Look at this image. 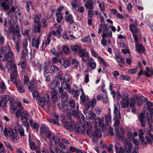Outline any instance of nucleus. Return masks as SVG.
<instances>
[{"mask_svg":"<svg viewBox=\"0 0 153 153\" xmlns=\"http://www.w3.org/2000/svg\"><path fill=\"white\" fill-rule=\"evenodd\" d=\"M129 99H127L125 102H122V107L123 108L128 107L129 105Z\"/></svg>","mask_w":153,"mask_h":153,"instance_id":"nucleus-50","label":"nucleus"},{"mask_svg":"<svg viewBox=\"0 0 153 153\" xmlns=\"http://www.w3.org/2000/svg\"><path fill=\"white\" fill-rule=\"evenodd\" d=\"M58 68L55 66H51V71L52 73H54L58 71Z\"/></svg>","mask_w":153,"mask_h":153,"instance_id":"nucleus-58","label":"nucleus"},{"mask_svg":"<svg viewBox=\"0 0 153 153\" xmlns=\"http://www.w3.org/2000/svg\"><path fill=\"white\" fill-rule=\"evenodd\" d=\"M65 20L69 24H71L74 23L73 17L71 14H70L68 16H65Z\"/></svg>","mask_w":153,"mask_h":153,"instance_id":"nucleus-25","label":"nucleus"},{"mask_svg":"<svg viewBox=\"0 0 153 153\" xmlns=\"http://www.w3.org/2000/svg\"><path fill=\"white\" fill-rule=\"evenodd\" d=\"M9 2L4 1L1 4V6L5 10H7L9 9V5L11 4L9 3Z\"/></svg>","mask_w":153,"mask_h":153,"instance_id":"nucleus-26","label":"nucleus"},{"mask_svg":"<svg viewBox=\"0 0 153 153\" xmlns=\"http://www.w3.org/2000/svg\"><path fill=\"white\" fill-rule=\"evenodd\" d=\"M122 142L125 145L124 149L122 147L118 146L117 145H115L116 153H124L126 152L128 153L132 147L131 143L128 140H123Z\"/></svg>","mask_w":153,"mask_h":153,"instance_id":"nucleus-1","label":"nucleus"},{"mask_svg":"<svg viewBox=\"0 0 153 153\" xmlns=\"http://www.w3.org/2000/svg\"><path fill=\"white\" fill-rule=\"evenodd\" d=\"M146 105L147 106L148 110L150 114L151 115H153V103L148 101L146 102Z\"/></svg>","mask_w":153,"mask_h":153,"instance_id":"nucleus-20","label":"nucleus"},{"mask_svg":"<svg viewBox=\"0 0 153 153\" xmlns=\"http://www.w3.org/2000/svg\"><path fill=\"white\" fill-rule=\"evenodd\" d=\"M41 27L40 24H38L37 25H35L33 29L34 32L35 33L37 32L40 33L41 30Z\"/></svg>","mask_w":153,"mask_h":153,"instance_id":"nucleus-43","label":"nucleus"},{"mask_svg":"<svg viewBox=\"0 0 153 153\" xmlns=\"http://www.w3.org/2000/svg\"><path fill=\"white\" fill-rule=\"evenodd\" d=\"M43 68L44 69L43 73L44 75H47L49 73V71L48 66L45 65Z\"/></svg>","mask_w":153,"mask_h":153,"instance_id":"nucleus-62","label":"nucleus"},{"mask_svg":"<svg viewBox=\"0 0 153 153\" xmlns=\"http://www.w3.org/2000/svg\"><path fill=\"white\" fill-rule=\"evenodd\" d=\"M14 55L12 51L8 52L4 55V57L2 59V61H7V63L10 62L12 57Z\"/></svg>","mask_w":153,"mask_h":153,"instance_id":"nucleus-11","label":"nucleus"},{"mask_svg":"<svg viewBox=\"0 0 153 153\" xmlns=\"http://www.w3.org/2000/svg\"><path fill=\"white\" fill-rule=\"evenodd\" d=\"M17 132L16 130L12 129L10 137H11L13 140L15 139L17 136Z\"/></svg>","mask_w":153,"mask_h":153,"instance_id":"nucleus-38","label":"nucleus"},{"mask_svg":"<svg viewBox=\"0 0 153 153\" xmlns=\"http://www.w3.org/2000/svg\"><path fill=\"white\" fill-rule=\"evenodd\" d=\"M31 9H33L32 3L30 1H27L26 3V9L28 12H29L30 10V7Z\"/></svg>","mask_w":153,"mask_h":153,"instance_id":"nucleus-48","label":"nucleus"},{"mask_svg":"<svg viewBox=\"0 0 153 153\" xmlns=\"http://www.w3.org/2000/svg\"><path fill=\"white\" fill-rule=\"evenodd\" d=\"M28 51L27 48H23L22 51V58H25L27 55Z\"/></svg>","mask_w":153,"mask_h":153,"instance_id":"nucleus-46","label":"nucleus"},{"mask_svg":"<svg viewBox=\"0 0 153 153\" xmlns=\"http://www.w3.org/2000/svg\"><path fill=\"white\" fill-rule=\"evenodd\" d=\"M137 67H136L135 68L129 70H128V72L130 74H133L136 73L137 71Z\"/></svg>","mask_w":153,"mask_h":153,"instance_id":"nucleus-59","label":"nucleus"},{"mask_svg":"<svg viewBox=\"0 0 153 153\" xmlns=\"http://www.w3.org/2000/svg\"><path fill=\"white\" fill-rule=\"evenodd\" d=\"M59 62L61 64V65H62L65 68H67L69 65L70 63L68 59H60L59 60Z\"/></svg>","mask_w":153,"mask_h":153,"instance_id":"nucleus-18","label":"nucleus"},{"mask_svg":"<svg viewBox=\"0 0 153 153\" xmlns=\"http://www.w3.org/2000/svg\"><path fill=\"white\" fill-rule=\"evenodd\" d=\"M53 141L55 144H57L60 142V139L57 136H55L53 137L52 139L51 140V146H53L52 143Z\"/></svg>","mask_w":153,"mask_h":153,"instance_id":"nucleus-35","label":"nucleus"},{"mask_svg":"<svg viewBox=\"0 0 153 153\" xmlns=\"http://www.w3.org/2000/svg\"><path fill=\"white\" fill-rule=\"evenodd\" d=\"M16 86L20 92L22 93L25 92V88L23 85L17 84Z\"/></svg>","mask_w":153,"mask_h":153,"instance_id":"nucleus-47","label":"nucleus"},{"mask_svg":"<svg viewBox=\"0 0 153 153\" xmlns=\"http://www.w3.org/2000/svg\"><path fill=\"white\" fill-rule=\"evenodd\" d=\"M70 48L72 51L74 52H76L79 51L80 52L81 51H82L81 47L80 46L78 45L77 44L74 45H71L70 47Z\"/></svg>","mask_w":153,"mask_h":153,"instance_id":"nucleus-21","label":"nucleus"},{"mask_svg":"<svg viewBox=\"0 0 153 153\" xmlns=\"http://www.w3.org/2000/svg\"><path fill=\"white\" fill-rule=\"evenodd\" d=\"M42 15L41 14H39V16L37 15H35L34 16V21L35 23H38L39 22V19L41 18Z\"/></svg>","mask_w":153,"mask_h":153,"instance_id":"nucleus-54","label":"nucleus"},{"mask_svg":"<svg viewBox=\"0 0 153 153\" xmlns=\"http://www.w3.org/2000/svg\"><path fill=\"white\" fill-rule=\"evenodd\" d=\"M148 134L145 136V138L147 142V144L148 143L152 144L153 141V136L152 134H150V133L147 131Z\"/></svg>","mask_w":153,"mask_h":153,"instance_id":"nucleus-19","label":"nucleus"},{"mask_svg":"<svg viewBox=\"0 0 153 153\" xmlns=\"http://www.w3.org/2000/svg\"><path fill=\"white\" fill-rule=\"evenodd\" d=\"M6 87L4 82H1L0 86V94H3L5 90Z\"/></svg>","mask_w":153,"mask_h":153,"instance_id":"nucleus-41","label":"nucleus"},{"mask_svg":"<svg viewBox=\"0 0 153 153\" xmlns=\"http://www.w3.org/2000/svg\"><path fill=\"white\" fill-rule=\"evenodd\" d=\"M143 130L142 129H140L138 131V136L140 137V141L142 142V145L146 146L147 145V143L145 142V138L143 136Z\"/></svg>","mask_w":153,"mask_h":153,"instance_id":"nucleus-13","label":"nucleus"},{"mask_svg":"<svg viewBox=\"0 0 153 153\" xmlns=\"http://www.w3.org/2000/svg\"><path fill=\"white\" fill-rule=\"evenodd\" d=\"M111 119V115L108 114H107L105 117V122H104L103 121H101L100 123V126L102 127L103 128L104 130L105 129L106 127L105 126H106L108 125L109 122L110 121Z\"/></svg>","mask_w":153,"mask_h":153,"instance_id":"nucleus-9","label":"nucleus"},{"mask_svg":"<svg viewBox=\"0 0 153 153\" xmlns=\"http://www.w3.org/2000/svg\"><path fill=\"white\" fill-rule=\"evenodd\" d=\"M49 130L48 128L46 127L45 125H42L41 126L40 131L42 133H44Z\"/></svg>","mask_w":153,"mask_h":153,"instance_id":"nucleus-42","label":"nucleus"},{"mask_svg":"<svg viewBox=\"0 0 153 153\" xmlns=\"http://www.w3.org/2000/svg\"><path fill=\"white\" fill-rule=\"evenodd\" d=\"M112 36V32L108 29L105 31V34H102V37L103 38H106L108 37Z\"/></svg>","mask_w":153,"mask_h":153,"instance_id":"nucleus-27","label":"nucleus"},{"mask_svg":"<svg viewBox=\"0 0 153 153\" xmlns=\"http://www.w3.org/2000/svg\"><path fill=\"white\" fill-rule=\"evenodd\" d=\"M66 82V79L65 76L64 77L63 82L61 83V86H62L63 85H64V84H65V87H64V88L65 89H68L69 92L70 90H71V87L69 84H67Z\"/></svg>","mask_w":153,"mask_h":153,"instance_id":"nucleus-22","label":"nucleus"},{"mask_svg":"<svg viewBox=\"0 0 153 153\" xmlns=\"http://www.w3.org/2000/svg\"><path fill=\"white\" fill-rule=\"evenodd\" d=\"M28 89L30 91H32L33 90L35 89V87L34 85V82L33 81H31L29 83Z\"/></svg>","mask_w":153,"mask_h":153,"instance_id":"nucleus-34","label":"nucleus"},{"mask_svg":"<svg viewBox=\"0 0 153 153\" xmlns=\"http://www.w3.org/2000/svg\"><path fill=\"white\" fill-rule=\"evenodd\" d=\"M80 99L83 102H85L86 101V102L88 101L89 103H90V101L89 100V98L87 97V98H86L85 96H80ZM88 103V102H87Z\"/></svg>","mask_w":153,"mask_h":153,"instance_id":"nucleus-60","label":"nucleus"},{"mask_svg":"<svg viewBox=\"0 0 153 153\" xmlns=\"http://www.w3.org/2000/svg\"><path fill=\"white\" fill-rule=\"evenodd\" d=\"M119 104L118 103H117L115 105H114V113L115 116H114V118H116V119H121V116L120 111V109L119 108L118 109V107H119Z\"/></svg>","mask_w":153,"mask_h":153,"instance_id":"nucleus-6","label":"nucleus"},{"mask_svg":"<svg viewBox=\"0 0 153 153\" xmlns=\"http://www.w3.org/2000/svg\"><path fill=\"white\" fill-rule=\"evenodd\" d=\"M120 79L123 80H126L129 81L131 80V78L129 76L124 75H120Z\"/></svg>","mask_w":153,"mask_h":153,"instance_id":"nucleus-45","label":"nucleus"},{"mask_svg":"<svg viewBox=\"0 0 153 153\" xmlns=\"http://www.w3.org/2000/svg\"><path fill=\"white\" fill-rule=\"evenodd\" d=\"M145 75L148 77H149L153 75V71L150 70V68L148 67L146 68V70L144 71Z\"/></svg>","mask_w":153,"mask_h":153,"instance_id":"nucleus-28","label":"nucleus"},{"mask_svg":"<svg viewBox=\"0 0 153 153\" xmlns=\"http://www.w3.org/2000/svg\"><path fill=\"white\" fill-rule=\"evenodd\" d=\"M109 26L108 24H100L99 25V28L98 29V33L100 34L101 32L102 31L103 34L105 33V31L109 28Z\"/></svg>","mask_w":153,"mask_h":153,"instance_id":"nucleus-14","label":"nucleus"},{"mask_svg":"<svg viewBox=\"0 0 153 153\" xmlns=\"http://www.w3.org/2000/svg\"><path fill=\"white\" fill-rule=\"evenodd\" d=\"M135 99L134 97L132 98L130 101V106L131 107H133L135 104Z\"/></svg>","mask_w":153,"mask_h":153,"instance_id":"nucleus-56","label":"nucleus"},{"mask_svg":"<svg viewBox=\"0 0 153 153\" xmlns=\"http://www.w3.org/2000/svg\"><path fill=\"white\" fill-rule=\"evenodd\" d=\"M130 30L133 32L137 28L136 27L134 24H131L129 26Z\"/></svg>","mask_w":153,"mask_h":153,"instance_id":"nucleus-61","label":"nucleus"},{"mask_svg":"<svg viewBox=\"0 0 153 153\" xmlns=\"http://www.w3.org/2000/svg\"><path fill=\"white\" fill-rule=\"evenodd\" d=\"M10 67L11 71H12V74H14L15 76H16L18 74L16 65L13 64L12 65H11Z\"/></svg>","mask_w":153,"mask_h":153,"instance_id":"nucleus-30","label":"nucleus"},{"mask_svg":"<svg viewBox=\"0 0 153 153\" xmlns=\"http://www.w3.org/2000/svg\"><path fill=\"white\" fill-rule=\"evenodd\" d=\"M15 17L16 19L18 18L20 22H22L23 18V15L19 11H18L15 13Z\"/></svg>","mask_w":153,"mask_h":153,"instance_id":"nucleus-29","label":"nucleus"},{"mask_svg":"<svg viewBox=\"0 0 153 153\" xmlns=\"http://www.w3.org/2000/svg\"><path fill=\"white\" fill-rule=\"evenodd\" d=\"M87 64H88V65H89L91 67L92 69L93 70L95 69L96 66V65L95 62H92V61L91 60Z\"/></svg>","mask_w":153,"mask_h":153,"instance_id":"nucleus-49","label":"nucleus"},{"mask_svg":"<svg viewBox=\"0 0 153 153\" xmlns=\"http://www.w3.org/2000/svg\"><path fill=\"white\" fill-rule=\"evenodd\" d=\"M39 24H40L41 27H46L47 25V21L45 19H43L42 20L41 22Z\"/></svg>","mask_w":153,"mask_h":153,"instance_id":"nucleus-53","label":"nucleus"},{"mask_svg":"<svg viewBox=\"0 0 153 153\" xmlns=\"http://www.w3.org/2000/svg\"><path fill=\"white\" fill-rule=\"evenodd\" d=\"M41 40L40 38L39 37L36 39L34 38H33L32 40V45L33 47H35L37 49L39 47Z\"/></svg>","mask_w":153,"mask_h":153,"instance_id":"nucleus-17","label":"nucleus"},{"mask_svg":"<svg viewBox=\"0 0 153 153\" xmlns=\"http://www.w3.org/2000/svg\"><path fill=\"white\" fill-rule=\"evenodd\" d=\"M137 104L139 106H141L142 104V102H147L148 100L144 96H136Z\"/></svg>","mask_w":153,"mask_h":153,"instance_id":"nucleus-16","label":"nucleus"},{"mask_svg":"<svg viewBox=\"0 0 153 153\" xmlns=\"http://www.w3.org/2000/svg\"><path fill=\"white\" fill-rule=\"evenodd\" d=\"M78 54L79 56L81 58L83 61L85 62L87 61L89 62L88 54L87 53L85 52L84 50H82V51L79 52Z\"/></svg>","mask_w":153,"mask_h":153,"instance_id":"nucleus-8","label":"nucleus"},{"mask_svg":"<svg viewBox=\"0 0 153 153\" xmlns=\"http://www.w3.org/2000/svg\"><path fill=\"white\" fill-rule=\"evenodd\" d=\"M30 148L32 150H35L36 149V146L35 144L33 142H32L30 143Z\"/></svg>","mask_w":153,"mask_h":153,"instance_id":"nucleus-63","label":"nucleus"},{"mask_svg":"<svg viewBox=\"0 0 153 153\" xmlns=\"http://www.w3.org/2000/svg\"><path fill=\"white\" fill-rule=\"evenodd\" d=\"M10 100V96H5V97L2 98L0 101V106H4L5 105L8 100Z\"/></svg>","mask_w":153,"mask_h":153,"instance_id":"nucleus-23","label":"nucleus"},{"mask_svg":"<svg viewBox=\"0 0 153 153\" xmlns=\"http://www.w3.org/2000/svg\"><path fill=\"white\" fill-rule=\"evenodd\" d=\"M93 4L91 2L89 1H86L85 4V6L86 8L88 9H93L94 8Z\"/></svg>","mask_w":153,"mask_h":153,"instance_id":"nucleus-32","label":"nucleus"},{"mask_svg":"<svg viewBox=\"0 0 153 153\" xmlns=\"http://www.w3.org/2000/svg\"><path fill=\"white\" fill-rule=\"evenodd\" d=\"M33 97L34 98L39 99L38 104L42 107L43 106L45 105V102H48L50 100V96H44V97H40V96H33Z\"/></svg>","mask_w":153,"mask_h":153,"instance_id":"nucleus-5","label":"nucleus"},{"mask_svg":"<svg viewBox=\"0 0 153 153\" xmlns=\"http://www.w3.org/2000/svg\"><path fill=\"white\" fill-rule=\"evenodd\" d=\"M84 113L86 116V119L88 120L93 118L95 121L97 120L99 122L100 121V119L97 117L95 114H93L90 111H88L87 109L85 110L84 111Z\"/></svg>","mask_w":153,"mask_h":153,"instance_id":"nucleus-4","label":"nucleus"},{"mask_svg":"<svg viewBox=\"0 0 153 153\" xmlns=\"http://www.w3.org/2000/svg\"><path fill=\"white\" fill-rule=\"evenodd\" d=\"M60 27L59 28L58 30H53V31L51 33L53 35H57L58 36V37H59L61 35L60 29V26H59Z\"/></svg>","mask_w":153,"mask_h":153,"instance_id":"nucleus-39","label":"nucleus"},{"mask_svg":"<svg viewBox=\"0 0 153 153\" xmlns=\"http://www.w3.org/2000/svg\"><path fill=\"white\" fill-rule=\"evenodd\" d=\"M70 93H72L73 96H85L84 93L82 89L75 90H70L69 92Z\"/></svg>","mask_w":153,"mask_h":153,"instance_id":"nucleus-15","label":"nucleus"},{"mask_svg":"<svg viewBox=\"0 0 153 153\" xmlns=\"http://www.w3.org/2000/svg\"><path fill=\"white\" fill-rule=\"evenodd\" d=\"M59 108L62 111L65 112L68 110V106L65 104H62L59 107Z\"/></svg>","mask_w":153,"mask_h":153,"instance_id":"nucleus-37","label":"nucleus"},{"mask_svg":"<svg viewBox=\"0 0 153 153\" xmlns=\"http://www.w3.org/2000/svg\"><path fill=\"white\" fill-rule=\"evenodd\" d=\"M72 64L75 67H76L78 66L79 62L76 59L74 58L72 60Z\"/></svg>","mask_w":153,"mask_h":153,"instance_id":"nucleus-57","label":"nucleus"},{"mask_svg":"<svg viewBox=\"0 0 153 153\" xmlns=\"http://www.w3.org/2000/svg\"><path fill=\"white\" fill-rule=\"evenodd\" d=\"M136 49L139 53H143L144 51V48L142 44L138 45L136 44Z\"/></svg>","mask_w":153,"mask_h":153,"instance_id":"nucleus-24","label":"nucleus"},{"mask_svg":"<svg viewBox=\"0 0 153 153\" xmlns=\"http://www.w3.org/2000/svg\"><path fill=\"white\" fill-rule=\"evenodd\" d=\"M71 119V116L70 113L69 112H66L64 118V120H68L69 121H70V120H72Z\"/></svg>","mask_w":153,"mask_h":153,"instance_id":"nucleus-51","label":"nucleus"},{"mask_svg":"<svg viewBox=\"0 0 153 153\" xmlns=\"http://www.w3.org/2000/svg\"><path fill=\"white\" fill-rule=\"evenodd\" d=\"M56 15L57 17L56 20L58 22H60L63 18L61 13H56Z\"/></svg>","mask_w":153,"mask_h":153,"instance_id":"nucleus-40","label":"nucleus"},{"mask_svg":"<svg viewBox=\"0 0 153 153\" xmlns=\"http://www.w3.org/2000/svg\"><path fill=\"white\" fill-rule=\"evenodd\" d=\"M69 110L72 112V114L75 117L79 116V106L77 105L76 107L75 103L73 100H70L69 102Z\"/></svg>","mask_w":153,"mask_h":153,"instance_id":"nucleus-3","label":"nucleus"},{"mask_svg":"<svg viewBox=\"0 0 153 153\" xmlns=\"http://www.w3.org/2000/svg\"><path fill=\"white\" fill-rule=\"evenodd\" d=\"M59 95L60 96H66L67 93L65 91H64L63 89L61 87H59Z\"/></svg>","mask_w":153,"mask_h":153,"instance_id":"nucleus-52","label":"nucleus"},{"mask_svg":"<svg viewBox=\"0 0 153 153\" xmlns=\"http://www.w3.org/2000/svg\"><path fill=\"white\" fill-rule=\"evenodd\" d=\"M51 93L52 96H56L58 93V91L54 88H52L51 90Z\"/></svg>","mask_w":153,"mask_h":153,"instance_id":"nucleus-55","label":"nucleus"},{"mask_svg":"<svg viewBox=\"0 0 153 153\" xmlns=\"http://www.w3.org/2000/svg\"><path fill=\"white\" fill-rule=\"evenodd\" d=\"M10 50V46L8 45H5L1 49V51L2 53H5L6 52H9Z\"/></svg>","mask_w":153,"mask_h":153,"instance_id":"nucleus-36","label":"nucleus"},{"mask_svg":"<svg viewBox=\"0 0 153 153\" xmlns=\"http://www.w3.org/2000/svg\"><path fill=\"white\" fill-rule=\"evenodd\" d=\"M94 129H95V134H94L92 137H93L94 141L96 142L97 140V137H101L102 134L100 130L97 128V127L96 126L94 127Z\"/></svg>","mask_w":153,"mask_h":153,"instance_id":"nucleus-12","label":"nucleus"},{"mask_svg":"<svg viewBox=\"0 0 153 153\" xmlns=\"http://www.w3.org/2000/svg\"><path fill=\"white\" fill-rule=\"evenodd\" d=\"M17 106L19 108V109L15 113L16 117L19 118L21 116V120L23 123L27 122L28 115L27 113L24 111V108L22 106L21 103L20 102H18Z\"/></svg>","mask_w":153,"mask_h":153,"instance_id":"nucleus-2","label":"nucleus"},{"mask_svg":"<svg viewBox=\"0 0 153 153\" xmlns=\"http://www.w3.org/2000/svg\"><path fill=\"white\" fill-rule=\"evenodd\" d=\"M148 116V112L146 111H143L139 115V118L140 120L142 125L143 127H145L146 126L145 122L144 121V119L147 117Z\"/></svg>","mask_w":153,"mask_h":153,"instance_id":"nucleus-10","label":"nucleus"},{"mask_svg":"<svg viewBox=\"0 0 153 153\" xmlns=\"http://www.w3.org/2000/svg\"><path fill=\"white\" fill-rule=\"evenodd\" d=\"M63 52L66 54L68 53L70 51V50L68 47L66 45H63L62 47Z\"/></svg>","mask_w":153,"mask_h":153,"instance_id":"nucleus-44","label":"nucleus"},{"mask_svg":"<svg viewBox=\"0 0 153 153\" xmlns=\"http://www.w3.org/2000/svg\"><path fill=\"white\" fill-rule=\"evenodd\" d=\"M47 120L50 123L55 124L56 125H59V122L56 120H54L52 119H48Z\"/></svg>","mask_w":153,"mask_h":153,"instance_id":"nucleus-64","label":"nucleus"},{"mask_svg":"<svg viewBox=\"0 0 153 153\" xmlns=\"http://www.w3.org/2000/svg\"><path fill=\"white\" fill-rule=\"evenodd\" d=\"M86 133L90 137H91L94 134H95V130L93 131V130L91 128H88L87 129Z\"/></svg>","mask_w":153,"mask_h":153,"instance_id":"nucleus-33","label":"nucleus"},{"mask_svg":"<svg viewBox=\"0 0 153 153\" xmlns=\"http://www.w3.org/2000/svg\"><path fill=\"white\" fill-rule=\"evenodd\" d=\"M12 130V129L11 128H5L4 130L3 134L6 136H9L10 134H11Z\"/></svg>","mask_w":153,"mask_h":153,"instance_id":"nucleus-31","label":"nucleus"},{"mask_svg":"<svg viewBox=\"0 0 153 153\" xmlns=\"http://www.w3.org/2000/svg\"><path fill=\"white\" fill-rule=\"evenodd\" d=\"M63 124L64 127L68 129L73 130L75 127V124L72 120L65 121Z\"/></svg>","mask_w":153,"mask_h":153,"instance_id":"nucleus-7","label":"nucleus"}]
</instances>
